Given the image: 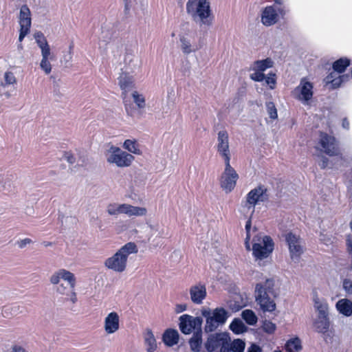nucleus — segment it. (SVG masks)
<instances>
[{
  "label": "nucleus",
  "mask_w": 352,
  "mask_h": 352,
  "mask_svg": "<svg viewBox=\"0 0 352 352\" xmlns=\"http://www.w3.org/2000/svg\"><path fill=\"white\" fill-rule=\"evenodd\" d=\"M238 179L239 175L231 166L230 162H226L224 170L219 179L221 188L226 193L232 192L236 186Z\"/></svg>",
  "instance_id": "6e6552de"
},
{
  "label": "nucleus",
  "mask_w": 352,
  "mask_h": 352,
  "mask_svg": "<svg viewBox=\"0 0 352 352\" xmlns=\"http://www.w3.org/2000/svg\"><path fill=\"white\" fill-rule=\"evenodd\" d=\"M41 55L42 60L40 63V67L46 74H49L52 71V65L49 61L50 53L44 52V54H42Z\"/></svg>",
  "instance_id": "58836bf2"
},
{
  "label": "nucleus",
  "mask_w": 352,
  "mask_h": 352,
  "mask_svg": "<svg viewBox=\"0 0 352 352\" xmlns=\"http://www.w3.org/2000/svg\"><path fill=\"white\" fill-rule=\"evenodd\" d=\"M5 85H13L16 82V77L11 72H6L4 74Z\"/></svg>",
  "instance_id": "a18cd8bd"
},
{
  "label": "nucleus",
  "mask_w": 352,
  "mask_h": 352,
  "mask_svg": "<svg viewBox=\"0 0 352 352\" xmlns=\"http://www.w3.org/2000/svg\"><path fill=\"white\" fill-rule=\"evenodd\" d=\"M248 352H262L261 348L256 344H252L248 349Z\"/></svg>",
  "instance_id": "3c124183"
},
{
  "label": "nucleus",
  "mask_w": 352,
  "mask_h": 352,
  "mask_svg": "<svg viewBox=\"0 0 352 352\" xmlns=\"http://www.w3.org/2000/svg\"><path fill=\"white\" fill-rule=\"evenodd\" d=\"M186 12L195 22L201 25L210 26L212 23L214 16L208 0H188Z\"/></svg>",
  "instance_id": "7ed1b4c3"
},
{
  "label": "nucleus",
  "mask_w": 352,
  "mask_h": 352,
  "mask_svg": "<svg viewBox=\"0 0 352 352\" xmlns=\"http://www.w3.org/2000/svg\"><path fill=\"white\" fill-rule=\"evenodd\" d=\"M263 330L267 333H272L276 330V324L270 320H265L263 322Z\"/></svg>",
  "instance_id": "c03bdc74"
},
{
  "label": "nucleus",
  "mask_w": 352,
  "mask_h": 352,
  "mask_svg": "<svg viewBox=\"0 0 352 352\" xmlns=\"http://www.w3.org/2000/svg\"><path fill=\"white\" fill-rule=\"evenodd\" d=\"M350 80L349 74L340 75L334 72H330L324 78V83L325 87L329 89H335L341 86L343 82Z\"/></svg>",
  "instance_id": "f3484780"
},
{
  "label": "nucleus",
  "mask_w": 352,
  "mask_h": 352,
  "mask_svg": "<svg viewBox=\"0 0 352 352\" xmlns=\"http://www.w3.org/2000/svg\"><path fill=\"white\" fill-rule=\"evenodd\" d=\"M217 148L224 162H230L231 155L229 148L228 134L226 131L222 130L218 133Z\"/></svg>",
  "instance_id": "2eb2a0df"
},
{
  "label": "nucleus",
  "mask_w": 352,
  "mask_h": 352,
  "mask_svg": "<svg viewBox=\"0 0 352 352\" xmlns=\"http://www.w3.org/2000/svg\"><path fill=\"white\" fill-rule=\"evenodd\" d=\"M120 328V317L118 313L112 311L104 318V329L107 334L116 333Z\"/></svg>",
  "instance_id": "aec40b11"
},
{
  "label": "nucleus",
  "mask_w": 352,
  "mask_h": 352,
  "mask_svg": "<svg viewBox=\"0 0 352 352\" xmlns=\"http://www.w3.org/2000/svg\"><path fill=\"white\" fill-rule=\"evenodd\" d=\"M332 157H334V158L331 160V166H329V168L338 170L344 166L346 160L340 153V150H339V153L337 155H333Z\"/></svg>",
  "instance_id": "72a5a7b5"
},
{
  "label": "nucleus",
  "mask_w": 352,
  "mask_h": 352,
  "mask_svg": "<svg viewBox=\"0 0 352 352\" xmlns=\"http://www.w3.org/2000/svg\"><path fill=\"white\" fill-rule=\"evenodd\" d=\"M36 43L41 50V54L46 53H50V47L47 43V41L41 32H37L34 35Z\"/></svg>",
  "instance_id": "7c9ffc66"
},
{
  "label": "nucleus",
  "mask_w": 352,
  "mask_h": 352,
  "mask_svg": "<svg viewBox=\"0 0 352 352\" xmlns=\"http://www.w3.org/2000/svg\"><path fill=\"white\" fill-rule=\"evenodd\" d=\"M320 240L325 245H329V244L331 243V238L328 236L323 234H320Z\"/></svg>",
  "instance_id": "603ef678"
},
{
  "label": "nucleus",
  "mask_w": 352,
  "mask_h": 352,
  "mask_svg": "<svg viewBox=\"0 0 352 352\" xmlns=\"http://www.w3.org/2000/svg\"><path fill=\"white\" fill-rule=\"evenodd\" d=\"M132 98L134 103L139 109H144L146 106L145 98L142 94H139L138 91H134L132 93Z\"/></svg>",
  "instance_id": "ea45409f"
},
{
  "label": "nucleus",
  "mask_w": 352,
  "mask_h": 352,
  "mask_svg": "<svg viewBox=\"0 0 352 352\" xmlns=\"http://www.w3.org/2000/svg\"><path fill=\"white\" fill-rule=\"evenodd\" d=\"M319 166L322 169L326 168H329V166H331V160H329L326 157H322L321 160H320V163H319Z\"/></svg>",
  "instance_id": "09e8293b"
},
{
  "label": "nucleus",
  "mask_w": 352,
  "mask_h": 352,
  "mask_svg": "<svg viewBox=\"0 0 352 352\" xmlns=\"http://www.w3.org/2000/svg\"><path fill=\"white\" fill-rule=\"evenodd\" d=\"M274 287V280L272 278L266 279L265 282L256 285V302L263 312H272L276 309L274 298L276 294Z\"/></svg>",
  "instance_id": "f257e3e1"
},
{
  "label": "nucleus",
  "mask_w": 352,
  "mask_h": 352,
  "mask_svg": "<svg viewBox=\"0 0 352 352\" xmlns=\"http://www.w3.org/2000/svg\"><path fill=\"white\" fill-rule=\"evenodd\" d=\"M285 240L288 245L291 259L295 263L298 262L303 254V245L300 237L289 232L285 234Z\"/></svg>",
  "instance_id": "1a4fd4ad"
},
{
  "label": "nucleus",
  "mask_w": 352,
  "mask_h": 352,
  "mask_svg": "<svg viewBox=\"0 0 352 352\" xmlns=\"http://www.w3.org/2000/svg\"><path fill=\"white\" fill-rule=\"evenodd\" d=\"M56 291L58 293L63 294V295H68L67 292V288L64 286L63 284H60L57 287Z\"/></svg>",
  "instance_id": "864d4df0"
},
{
  "label": "nucleus",
  "mask_w": 352,
  "mask_h": 352,
  "mask_svg": "<svg viewBox=\"0 0 352 352\" xmlns=\"http://www.w3.org/2000/svg\"><path fill=\"white\" fill-rule=\"evenodd\" d=\"M254 73L250 75V78L251 80L255 82H262L265 78V75L259 71L253 70Z\"/></svg>",
  "instance_id": "49530a36"
},
{
  "label": "nucleus",
  "mask_w": 352,
  "mask_h": 352,
  "mask_svg": "<svg viewBox=\"0 0 352 352\" xmlns=\"http://www.w3.org/2000/svg\"><path fill=\"white\" fill-rule=\"evenodd\" d=\"M285 349L289 352L298 351L301 349L300 340L298 338L288 340L285 344Z\"/></svg>",
  "instance_id": "a19ab883"
},
{
  "label": "nucleus",
  "mask_w": 352,
  "mask_h": 352,
  "mask_svg": "<svg viewBox=\"0 0 352 352\" xmlns=\"http://www.w3.org/2000/svg\"><path fill=\"white\" fill-rule=\"evenodd\" d=\"M106 156L108 163L115 164L120 168L130 166L134 160V157L131 154L113 145L109 146Z\"/></svg>",
  "instance_id": "0eeeda50"
},
{
  "label": "nucleus",
  "mask_w": 352,
  "mask_h": 352,
  "mask_svg": "<svg viewBox=\"0 0 352 352\" xmlns=\"http://www.w3.org/2000/svg\"><path fill=\"white\" fill-rule=\"evenodd\" d=\"M230 329L236 335L246 331L247 327L239 318H234L230 324Z\"/></svg>",
  "instance_id": "473e14b6"
},
{
  "label": "nucleus",
  "mask_w": 352,
  "mask_h": 352,
  "mask_svg": "<svg viewBox=\"0 0 352 352\" xmlns=\"http://www.w3.org/2000/svg\"><path fill=\"white\" fill-rule=\"evenodd\" d=\"M245 343L241 339H234L231 344L229 343V352H243Z\"/></svg>",
  "instance_id": "4c0bfd02"
},
{
  "label": "nucleus",
  "mask_w": 352,
  "mask_h": 352,
  "mask_svg": "<svg viewBox=\"0 0 352 352\" xmlns=\"http://www.w3.org/2000/svg\"><path fill=\"white\" fill-rule=\"evenodd\" d=\"M189 294L191 301L196 305H201L207 296L205 284L198 283L192 285L189 289Z\"/></svg>",
  "instance_id": "a211bd4d"
},
{
  "label": "nucleus",
  "mask_w": 352,
  "mask_h": 352,
  "mask_svg": "<svg viewBox=\"0 0 352 352\" xmlns=\"http://www.w3.org/2000/svg\"><path fill=\"white\" fill-rule=\"evenodd\" d=\"M123 147L131 153L136 155L141 153L139 145L135 140H126L124 142Z\"/></svg>",
  "instance_id": "c9c22d12"
},
{
  "label": "nucleus",
  "mask_w": 352,
  "mask_h": 352,
  "mask_svg": "<svg viewBox=\"0 0 352 352\" xmlns=\"http://www.w3.org/2000/svg\"><path fill=\"white\" fill-rule=\"evenodd\" d=\"M125 204H118L116 203L109 204L107 207V212L109 215L116 216L120 214H124Z\"/></svg>",
  "instance_id": "f704fd0d"
},
{
  "label": "nucleus",
  "mask_w": 352,
  "mask_h": 352,
  "mask_svg": "<svg viewBox=\"0 0 352 352\" xmlns=\"http://www.w3.org/2000/svg\"><path fill=\"white\" fill-rule=\"evenodd\" d=\"M336 309L344 316L352 315V302L346 298L339 300L336 304Z\"/></svg>",
  "instance_id": "b1692460"
},
{
  "label": "nucleus",
  "mask_w": 352,
  "mask_h": 352,
  "mask_svg": "<svg viewBox=\"0 0 352 352\" xmlns=\"http://www.w3.org/2000/svg\"><path fill=\"white\" fill-rule=\"evenodd\" d=\"M318 145L320 151L329 156L337 155L339 153L338 142L333 135L324 132H320Z\"/></svg>",
  "instance_id": "9b49d317"
},
{
  "label": "nucleus",
  "mask_w": 352,
  "mask_h": 352,
  "mask_svg": "<svg viewBox=\"0 0 352 352\" xmlns=\"http://www.w3.org/2000/svg\"><path fill=\"white\" fill-rule=\"evenodd\" d=\"M314 308L318 313L317 316H329V307L326 300L316 297L314 299Z\"/></svg>",
  "instance_id": "a878e982"
},
{
  "label": "nucleus",
  "mask_w": 352,
  "mask_h": 352,
  "mask_svg": "<svg viewBox=\"0 0 352 352\" xmlns=\"http://www.w3.org/2000/svg\"><path fill=\"white\" fill-rule=\"evenodd\" d=\"M125 6H124V11L127 13L130 10V0H124Z\"/></svg>",
  "instance_id": "0e129e2a"
},
{
  "label": "nucleus",
  "mask_w": 352,
  "mask_h": 352,
  "mask_svg": "<svg viewBox=\"0 0 352 352\" xmlns=\"http://www.w3.org/2000/svg\"><path fill=\"white\" fill-rule=\"evenodd\" d=\"M188 343L193 352H200L202 345V331H195Z\"/></svg>",
  "instance_id": "393cba45"
},
{
  "label": "nucleus",
  "mask_w": 352,
  "mask_h": 352,
  "mask_svg": "<svg viewBox=\"0 0 352 352\" xmlns=\"http://www.w3.org/2000/svg\"><path fill=\"white\" fill-rule=\"evenodd\" d=\"M274 242L271 236L257 234L252 239V256L256 261H261L271 256Z\"/></svg>",
  "instance_id": "20e7f679"
},
{
  "label": "nucleus",
  "mask_w": 352,
  "mask_h": 352,
  "mask_svg": "<svg viewBox=\"0 0 352 352\" xmlns=\"http://www.w3.org/2000/svg\"><path fill=\"white\" fill-rule=\"evenodd\" d=\"M69 300H70L72 303H76V302H77L76 294V292H74V289H72V292H71V294H70Z\"/></svg>",
  "instance_id": "13d9d810"
},
{
  "label": "nucleus",
  "mask_w": 352,
  "mask_h": 352,
  "mask_svg": "<svg viewBox=\"0 0 352 352\" xmlns=\"http://www.w3.org/2000/svg\"><path fill=\"white\" fill-rule=\"evenodd\" d=\"M329 316H317L314 322L315 330L320 333L325 334L330 327Z\"/></svg>",
  "instance_id": "4be33fe9"
},
{
  "label": "nucleus",
  "mask_w": 352,
  "mask_h": 352,
  "mask_svg": "<svg viewBox=\"0 0 352 352\" xmlns=\"http://www.w3.org/2000/svg\"><path fill=\"white\" fill-rule=\"evenodd\" d=\"M202 316L206 318V321H207V318L212 316V314L210 312V310H204L201 312Z\"/></svg>",
  "instance_id": "680f3d73"
},
{
  "label": "nucleus",
  "mask_w": 352,
  "mask_h": 352,
  "mask_svg": "<svg viewBox=\"0 0 352 352\" xmlns=\"http://www.w3.org/2000/svg\"><path fill=\"white\" fill-rule=\"evenodd\" d=\"M179 41L181 43V49L185 54L195 52L199 49V46L197 44H192L190 40L186 36H181Z\"/></svg>",
  "instance_id": "c85d7f7f"
},
{
  "label": "nucleus",
  "mask_w": 352,
  "mask_h": 352,
  "mask_svg": "<svg viewBox=\"0 0 352 352\" xmlns=\"http://www.w3.org/2000/svg\"><path fill=\"white\" fill-rule=\"evenodd\" d=\"M42 244L45 246V247H48V246H51L52 245V242H49V241H43L42 243Z\"/></svg>",
  "instance_id": "338daca9"
},
{
  "label": "nucleus",
  "mask_w": 352,
  "mask_h": 352,
  "mask_svg": "<svg viewBox=\"0 0 352 352\" xmlns=\"http://www.w3.org/2000/svg\"><path fill=\"white\" fill-rule=\"evenodd\" d=\"M162 340L166 346H172L177 344L179 333L177 330L172 329H167L163 334Z\"/></svg>",
  "instance_id": "bb28decb"
},
{
  "label": "nucleus",
  "mask_w": 352,
  "mask_h": 352,
  "mask_svg": "<svg viewBox=\"0 0 352 352\" xmlns=\"http://www.w3.org/2000/svg\"><path fill=\"white\" fill-rule=\"evenodd\" d=\"M147 210L144 207L134 206L130 204H125L124 214L129 217H142L146 214Z\"/></svg>",
  "instance_id": "c756f323"
},
{
  "label": "nucleus",
  "mask_w": 352,
  "mask_h": 352,
  "mask_svg": "<svg viewBox=\"0 0 352 352\" xmlns=\"http://www.w3.org/2000/svg\"><path fill=\"white\" fill-rule=\"evenodd\" d=\"M278 18V14L274 6H268L262 11L261 21L263 25L269 27L276 24Z\"/></svg>",
  "instance_id": "6ab92c4d"
},
{
  "label": "nucleus",
  "mask_w": 352,
  "mask_h": 352,
  "mask_svg": "<svg viewBox=\"0 0 352 352\" xmlns=\"http://www.w3.org/2000/svg\"><path fill=\"white\" fill-rule=\"evenodd\" d=\"M343 289L348 294H352V281L349 279L343 280Z\"/></svg>",
  "instance_id": "de8ad7c7"
},
{
  "label": "nucleus",
  "mask_w": 352,
  "mask_h": 352,
  "mask_svg": "<svg viewBox=\"0 0 352 352\" xmlns=\"http://www.w3.org/2000/svg\"><path fill=\"white\" fill-rule=\"evenodd\" d=\"M313 84L303 78L300 80L298 86L294 89V95L296 99L304 104H307L313 97Z\"/></svg>",
  "instance_id": "f8f14e48"
},
{
  "label": "nucleus",
  "mask_w": 352,
  "mask_h": 352,
  "mask_svg": "<svg viewBox=\"0 0 352 352\" xmlns=\"http://www.w3.org/2000/svg\"><path fill=\"white\" fill-rule=\"evenodd\" d=\"M67 281L72 289L76 286V277L74 274L65 269L56 271L50 277V283L52 285H58L60 280Z\"/></svg>",
  "instance_id": "dca6fc26"
},
{
  "label": "nucleus",
  "mask_w": 352,
  "mask_h": 352,
  "mask_svg": "<svg viewBox=\"0 0 352 352\" xmlns=\"http://www.w3.org/2000/svg\"><path fill=\"white\" fill-rule=\"evenodd\" d=\"M241 317L249 325H254L258 320L255 313L251 309L243 310L241 313Z\"/></svg>",
  "instance_id": "e433bc0d"
},
{
  "label": "nucleus",
  "mask_w": 352,
  "mask_h": 352,
  "mask_svg": "<svg viewBox=\"0 0 352 352\" xmlns=\"http://www.w3.org/2000/svg\"><path fill=\"white\" fill-rule=\"evenodd\" d=\"M250 238H251V236H246L245 239V248L247 250H251L250 243Z\"/></svg>",
  "instance_id": "052dcab7"
},
{
  "label": "nucleus",
  "mask_w": 352,
  "mask_h": 352,
  "mask_svg": "<svg viewBox=\"0 0 352 352\" xmlns=\"http://www.w3.org/2000/svg\"><path fill=\"white\" fill-rule=\"evenodd\" d=\"M265 83L269 86L270 89H274L276 85V77L274 73L270 72L265 76L264 79Z\"/></svg>",
  "instance_id": "37998d69"
},
{
  "label": "nucleus",
  "mask_w": 352,
  "mask_h": 352,
  "mask_svg": "<svg viewBox=\"0 0 352 352\" xmlns=\"http://www.w3.org/2000/svg\"><path fill=\"white\" fill-rule=\"evenodd\" d=\"M186 309V305H177L176 306V311L177 313H180V312H182V311H184Z\"/></svg>",
  "instance_id": "bf43d9fd"
},
{
  "label": "nucleus",
  "mask_w": 352,
  "mask_h": 352,
  "mask_svg": "<svg viewBox=\"0 0 352 352\" xmlns=\"http://www.w3.org/2000/svg\"><path fill=\"white\" fill-rule=\"evenodd\" d=\"M19 18L20 25L19 41L21 42L30 32L32 25L31 12L26 4L21 7Z\"/></svg>",
  "instance_id": "4468645a"
},
{
  "label": "nucleus",
  "mask_w": 352,
  "mask_h": 352,
  "mask_svg": "<svg viewBox=\"0 0 352 352\" xmlns=\"http://www.w3.org/2000/svg\"><path fill=\"white\" fill-rule=\"evenodd\" d=\"M229 342L228 333H214L208 336L204 348L207 352H229Z\"/></svg>",
  "instance_id": "423d86ee"
},
{
  "label": "nucleus",
  "mask_w": 352,
  "mask_h": 352,
  "mask_svg": "<svg viewBox=\"0 0 352 352\" xmlns=\"http://www.w3.org/2000/svg\"><path fill=\"white\" fill-rule=\"evenodd\" d=\"M269 199L267 188L263 184H259L246 195L245 201L242 202V206L248 210H251V214H252L256 204L260 202L268 201Z\"/></svg>",
  "instance_id": "39448f33"
},
{
  "label": "nucleus",
  "mask_w": 352,
  "mask_h": 352,
  "mask_svg": "<svg viewBox=\"0 0 352 352\" xmlns=\"http://www.w3.org/2000/svg\"><path fill=\"white\" fill-rule=\"evenodd\" d=\"M274 3L277 5H282L283 3V0H273Z\"/></svg>",
  "instance_id": "774afa93"
},
{
  "label": "nucleus",
  "mask_w": 352,
  "mask_h": 352,
  "mask_svg": "<svg viewBox=\"0 0 352 352\" xmlns=\"http://www.w3.org/2000/svg\"><path fill=\"white\" fill-rule=\"evenodd\" d=\"M32 243V241L29 238H25L18 242V245L20 248H25L28 244Z\"/></svg>",
  "instance_id": "8fccbe9b"
},
{
  "label": "nucleus",
  "mask_w": 352,
  "mask_h": 352,
  "mask_svg": "<svg viewBox=\"0 0 352 352\" xmlns=\"http://www.w3.org/2000/svg\"><path fill=\"white\" fill-rule=\"evenodd\" d=\"M351 60L349 58L344 57L336 60L332 65L333 72L337 74L343 73L346 67L350 65Z\"/></svg>",
  "instance_id": "2f4dec72"
},
{
  "label": "nucleus",
  "mask_w": 352,
  "mask_h": 352,
  "mask_svg": "<svg viewBox=\"0 0 352 352\" xmlns=\"http://www.w3.org/2000/svg\"><path fill=\"white\" fill-rule=\"evenodd\" d=\"M118 80V85L122 91V98L125 100L126 94L135 87L134 78L132 76H130L126 73H122ZM124 102V103L126 102V101Z\"/></svg>",
  "instance_id": "412c9836"
},
{
  "label": "nucleus",
  "mask_w": 352,
  "mask_h": 352,
  "mask_svg": "<svg viewBox=\"0 0 352 352\" xmlns=\"http://www.w3.org/2000/svg\"><path fill=\"white\" fill-rule=\"evenodd\" d=\"M228 318V312L223 307H217L212 312V316L207 318L204 327L206 333L214 331L220 325L225 324Z\"/></svg>",
  "instance_id": "9d476101"
},
{
  "label": "nucleus",
  "mask_w": 352,
  "mask_h": 352,
  "mask_svg": "<svg viewBox=\"0 0 352 352\" xmlns=\"http://www.w3.org/2000/svg\"><path fill=\"white\" fill-rule=\"evenodd\" d=\"M251 226H252V221H251V217H250L248 219V220L246 221L245 227V231H246V236H251L250 235Z\"/></svg>",
  "instance_id": "6e6d98bb"
},
{
  "label": "nucleus",
  "mask_w": 352,
  "mask_h": 352,
  "mask_svg": "<svg viewBox=\"0 0 352 352\" xmlns=\"http://www.w3.org/2000/svg\"><path fill=\"white\" fill-rule=\"evenodd\" d=\"M10 352H26L25 349L21 346L14 345Z\"/></svg>",
  "instance_id": "4d7b16f0"
},
{
  "label": "nucleus",
  "mask_w": 352,
  "mask_h": 352,
  "mask_svg": "<svg viewBox=\"0 0 352 352\" xmlns=\"http://www.w3.org/2000/svg\"><path fill=\"white\" fill-rule=\"evenodd\" d=\"M274 62L270 58L254 61L250 67V70H257L264 72L266 69L272 67Z\"/></svg>",
  "instance_id": "cd10ccee"
},
{
  "label": "nucleus",
  "mask_w": 352,
  "mask_h": 352,
  "mask_svg": "<svg viewBox=\"0 0 352 352\" xmlns=\"http://www.w3.org/2000/svg\"><path fill=\"white\" fill-rule=\"evenodd\" d=\"M342 127L346 129H349V122L346 118H344L342 122Z\"/></svg>",
  "instance_id": "e2e57ef3"
},
{
  "label": "nucleus",
  "mask_w": 352,
  "mask_h": 352,
  "mask_svg": "<svg viewBox=\"0 0 352 352\" xmlns=\"http://www.w3.org/2000/svg\"><path fill=\"white\" fill-rule=\"evenodd\" d=\"M266 110L270 118L276 120L278 118L277 109L273 102H267L265 103Z\"/></svg>",
  "instance_id": "79ce46f5"
},
{
  "label": "nucleus",
  "mask_w": 352,
  "mask_h": 352,
  "mask_svg": "<svg viewBox=\"0 0 352 352\" xmlns=\"http://www.w3.org/2000/svg\"><path fill=\"white\" fill-rule=\"evenodd\" d=\"M146 350L147 352H154L157 348V341L151 329H146L143 334Z\"/></svg>",
  "instance_id": "5701e85b"
},
{
  "label": "nucleus",
  "mask_w": 352,
  "mask_h": 352,
  "mask_svg": "<svg viewBox=\"0 0 352 352\" xmlns=\"http://www.w3.org/2000/svg\"><path fill=\"white\" fill-rule=\"evenodd\" d=\"M138 248L134 242H128L122 245L113 256L107 258L104 263L105 267L115 272L122 273L127 267L129 255L136 254Z\"/></svg>",
  "instance_id": "f03ea898"
},
{
  "label": "nucleus",
  "mask_w": 352,
  "mask_h": 352,
  "mask_svg": "<svg viewBox=\"0 0 352 352\" xmlns=\"http://www.w3.org/2000/svg\"><path fill=\"white\" fill-rule=\"evenodd\" d=\"M102 38H104V42H108L111 39V36L109 35V34H106L105 35H104V31H102Z\"/></svg>",
  "instance_id": "69168bd1"
},
{
  "label": "nucleus",
  "mask_w": 352,
  "mask_h": 352,
  "mask_svg": "<svg viewBox=\"0 0 352 352\" xmlns=\"http://www.w3.org/2000/svg\"><path fill=\"white\" fill-rule=\"evenodd\" d=\"M65 157L69 164H74L76 161L75 157L70 153H65Z\"/></svg>",
  "instance_id": "5fc2aeb1"
},
{
  "label": "nucleus",
  "mask_w": 352,
  "mask_h": 352,
  "mask_svg": "<svg viewBox=\"0 0 352 352\" xmlns=\"http://www.w3.org/2000/svg\"><path fill=\"white\" fill-rule=\"evenodd\" d=\"M202 322L201 317L184 314L179 317V329L184 334H190L192 330H201Z\"/></svg>",
  "instance_id": "ddd939ff"
}]
</instances>
